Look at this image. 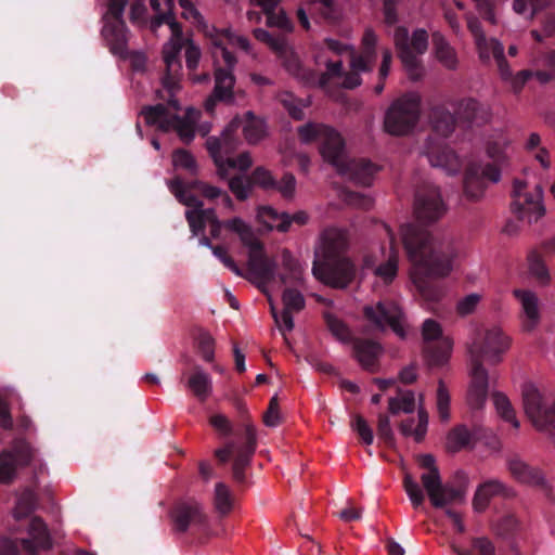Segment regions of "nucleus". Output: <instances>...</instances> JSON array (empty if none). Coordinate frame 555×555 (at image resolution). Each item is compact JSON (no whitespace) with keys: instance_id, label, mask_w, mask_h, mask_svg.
Masks as SVG:
<instances>
[{"instance_id":"obj_8","label":"nucleus","mask_w":555,"mask_h":555,"mask_svg":"<svg viewBox=\"0 0 555 555\" xmlns=\"http://www.w3.org/2000/svg\"><path fill=\"white\" fill-rule=\"evenodd\" d=\"M242 128L243 134L248 143L256 144L264 135V125L261 119L255 117L251 112H247L244 118L235 117L222 132L221 138L208 139L207 149L214 158L216 166L222 168V162L217 155L219 152L232 153L236 147V131Z\"/></svg>"},{"instance_id":"obj_35","label":"nucleus","mask_w":555,"mask_h":555,"mask_svg":"<svg viewBox=\"0 0 555 555\" xmlns=\"http://www.w3.org/2000/svg\"><path fill=\"white\" fill-rule=\"evenodd\" d=\"M514 296L520 301L525 314L524 328L532 331L540 321L538 296L529 289H514Z\"/></svg>"},{"instance_id":"obj_15","label":"nucleus","mask_w":555,"mask_h":555,"mask_svg":"<svg viewBox=\"0 0 555 555\" xmlns=\"http://www.w3.org/2000/svg\"><path fill=\"white\" fill-rule=\"evenodd\" d=\"M376 43L377 36L373 29L367 28L365 29L362 37L360 52H356L353 49H350L351 70L349 73H344L341 76L344 77V88L354 89L356 87L360 86L362 82L360 73H367L373 69L377 59Z\"/></svg>"},{"instance_id":"obj_22","label":"nucleus","mask_w":555,"mask_h":555,"mask_svg":"<svg viewBox=\"0 0 555 555\" xmlns=\"http://www.w3.org/2000/svg\"><path fill=\"white\" fill-rule=\"evenodd\" d=\"M425 154L434 167L443 168L449 175L460 171L462 163L459 156L443 140L429 135L425 144Z\"/></svg>"},{"instance_id":"obj_18","label":"nucleus","mask_w":555,"mask_h":555,"mask_svg":"<svg viewBox=\"0 0 555 555\" xmlns=\"http://www.w3.org/2000/svg\"><path fill=\"white\" fill-rule=\"evenodd\" d=\"M170 518L172 530L176 533L199 532L207 527V515L203 506L194 499L177 502L170 511Z\"/></svg>"},{"instance_id":"obj_63","label":"nucleus","mask_w":555,"mask_h":555,"mask_svg":"<svg viewBox=\"0 0 555 555\" xmlns=\"http://www.w3.org/2000/svg\"><path fill=\"white\" fill-rule=\"evenodd\" d=\"M209 423L222 437H228L232 434L235 435L236 433V430H233L230 420L223 414H215L210 416Z\"/></svg>"},{"instance_id":"obj_29","label":"nucleus","mask_w":555,"mask_h":555,"mask_svg":"<svg viewBox=\"0 0 555 555\" xmlns=\"http://www.w3.org/2000/svg\"><path fill=\"white\" fill-rule=\"evenodd\" d=\"M29 538L22 539V547L35 554L39 550H49L52 547L51 538L44 521L39 517L31 518L28 528Z\"/></svg>"},{"instance_id":"obj_23","label":"nucleus","mask_w":555,"mask_h":555,"mask_svg":"<svg viewBox=\"0 0 555 555\" xmlns=\"http://www.w3.org/2000/svg\"><path fill=\"white\" fill-rule=\"evenodd\" d=\"M472 384L467 393V402L472 409L479 410L488 397V372L478 358L472 364Z\"/></svg>"},{"instance_id":"obj_9","label":"nucleus","mask_w":555,"mask_h":555,"mask_svg":"<svg viewBox=\"0 0 555 555\" xmlns=\"http://www.w3.org/2000/svg\"><path fill=\"white\" fill-rule=\"evenodd\" d=\"M181 111L179 101L175 95H168L167 104L158 103L156 105L143 106L141 115L149 126H157L162 131L176 130L180 139L189 144L195 137L193 125L180 117Z\"/></svg>"},{"instance_id":"obj_28","label":"nucleus","mask_w":555,"mask_h":555,"mask_svg":"<svg viewBox=\"0 0 555 555\" xmlns=\"http://www.w3.org/2000/svg\"><path fill=\"white\" fill-rule=\"evenodd\" d=\"M182 44L173 43L169 50L164 51V62L166 64V73L162 78L163 87L165 88L168 95H175L179 89V72L181 69V63L179 54Z\"/></svg>"},{"instance_id":"obj_64","label":"nucleus","mask_w":555,"mask_h":555,"mask_svg":"<svg viewBox=\"0 0 555 555\" xmlns=\"http://www.w3.org/2000/svg\"><path fill=\"white\" fill-rule=\"evenodd\" d=\"M128 4V0H108L107 12L104 16L106 21H124V12Z\"/></svg>"},{"instance_id":"obj_38","label":"nucleus","mask_w":555,"mask_h":555,"mask_svg":"<svg viewBox=\"0 0 555 555\" xmlns=\"http://www.w3.org/2000/svg\"><path fill=\"white\" fill-rule=\"evenodd\" d=\"M282 267L284 272L279 274L282 284H292L301 286L304 284L302 268L299 261L288 249H283L281 254Z\"/></svg>"},{"instance_id":"obj_25","label":"nucleus","mask_w":555,"mask_h":555,"mask_svg":"<svg viewBox=\"0 0 555 555\" xmlns=\"http://www.w3.org/2000/svg\"><path fill=\"white\" fill-rule=\"evenodd\" d=\"M168 188L181 204L197 210L198 215H201L205 223H212L215 220H219L215 212V209L202 208L203 202L196 195L186 190L184 181L180 177H176L172 180H170L168 182Z\"/></svg>"},{"instance_id":"obj_37","label":"nucleus","mask_w":555,"mask_h":555,"mask_svg":"<svg viewBox=\"0 0 555 555\" xmlns=\"http://www.w3.org/2000/svg\"><path fill=\"white\" fill-rule=\"evenodd\" d=\"M282 301L284 305L283 311L281 313L282 322L285 327V331L291 332L294 328V320L293 312L301 311L306 301L302 294L293 287H286L282 294Z\"/></svg>"},{"instance_id":"obj_49","label":"nucleus","mask_w":555,"mask_h":555,"mask_svg":"<svg viewBox=\"0 0 555 555\" xmlns=\"http://www.w3.org/2000/svg\"><path fill=\"white\" fill-rule=\"evenodd\" d=\"M255 38L279 54H285L287 52V42L284 36H275L263 28H256L253 31Z\"/></svg>"},{"instance_id":"obj_17","label":"nucleus","mask_w":555,"mask_h":555,"mask_svg":"<svg viewBox=\"0 0 555 555\" xmlns=\"http://www.w3.org/2000/svg\"><path fill=\"white\" fill-rule=\"evenodd\" d=\"M363 315L371 330L385 332L390 327L399 337L404 338L403 312L397 302L380 300L375 305L364 306Z\"/></svg>"},{"instance_id":"obj_54","label":"nucleus","mask_w":555,"mask_h":555,"mask_svg":"<svg viewBox=\"0 0 555 555\" xmlns=\"http://www.w3.org/2000/svg\"><path fill=\"white\" fill-rule=\"evenodd\" d=\"M403 487L404 490L411 500L412 505L417 508L425 501V494L421 488V486L416 482V480L410 475L405 474L403 478Z\"/></svg>"},{"instance_id":"obj_14","label":"nucleus","mask_w":555,"mask_h":555,"mask_svg":"<svg viewBox=\"0 0 555 555\" xmlns=\"http://www.w3.org/2000/svg\"><path fill=\"white\" fill-rule=\"evenodd\" d=\"M511 196V211L519 221L527 220L531 223L545 215L543 189L540 184H537L532 192H528L527 183L515 179Z\"/></svg>"},{"instance_id":"obj_45","label":"nucleus","mask_w":555,"mask_h":555,"mask_svg":"<svg viewBox=\"0 0 555 555\" xmlns=\"http://www.w3.org/2000/svg\"><path fill=\"white\" fill-rule=\"evenodd\" d=\"M214 504L221 516H225L232 511L233 496L229 487L223 482H218L215 487Z\"/></svg>"},{"instance_id":"obj_31","label":"nucleus","mask_w":555,"mask_h":555,"mask_svg":"<svg viewBox=\"0 0 555 555\" xmlns=\"http://www.w3.org/2000/svg\"><path fill=\"white\" fill-rule=\"evenodd\" d=\"M380 353L382 346L378 343L371 339H353V356L364 370L375 372Z\"/></svg>"},{"instance_id":"obj_59","label":"nucleus","mask_w":555,"mask_h":555,"mask_svg":"<svg viewBox=\"0 0 555 555\" xmlns=\"http://www.w3.org/2000/svg\"><path fill=\"white\" fill-rule=\"evenodd\" d=\"M184 185H185L186 190H189V192L192 193L193 190L199 191L203 196H205L206 198H209V199L220 198V195L222 193L221 189H219L217 186L209 185L199 180H194V181H191L188 183L184 182Z\"/></svg>"},{"instance_id":"obj_44","label":"nucleus","mask_w":555,"mask_h":555,"mask_svg":"<svg viewBox=\"0 0 555 555\" xmlns=\"http://www.w3.org/2000/svg\"><path fill=\"white\" fill-rule=\"evenodd\" d=\"M398 397L390 398L388 402V410L391 414L396 415L399 412L411 413L415 408L414 392L411 390L398 389Z\"/></svg>"},{"instance_id":"obj_5","label":"nucleus","mask_w":555,"mask_h":555,"mask_svg":"<svg viewBox=\"0 0 555 555\" xmlns=\"http://www.w3.org/2000/svg\"><path fill=\"white\" fill-rule=\"evenodd\" d=\"M417 463L426 472L421 475V481L431 505L443 508L450 504H460L465 501L468 478L463 472L455 474V485L443 483L436 459L431 454H421Z\"/></svg>"},{"instance_id":"obj_61","label":"nucleus","mask_w":555,"mask_h":555,"mask_svg":"<svg viewBox=\"0 0 555 555\" xmlns=\"http://www.w3.org/2000/svg\"><path fill=\"white\" fill-rule=\"evenodd\" d=\"M520 528V522L514 514L503 516L496 525V531L502 537L515 534Z\"/></svg>"},{"instance_id":"obj_4","label":"nucleus","mask_w":555,"mask_h":555,"mask_svg":"<svg viewBox=\"0 0 555 555\" xmlns=\"http://www.w3.org/2000/svg\"><path fill=\"white\" fill-rule=\"evenodd\" d=\"M347 247L344 231L332 228L322 234L323 261H314L312 273L322 283L334 287L345 288L354 278L353 263L341 254Z\"/></svg>"},{"instance_id":"obj_19","label":"nucleus","mask_w":555,"mask_h":555,"mask_svg":"<svg viewBox=\"0 0 555 555\" xmlns=\"http://www.w3.org/2000/svg\"><path fill=\"white\" fill-rule=\"evenodd\" d=\"M447 211V206L439 189L431 183H423L415 191L414 214L423 223L438 221Z\"/></svg>"},{"instance_id":"obj_60","label":"nucleus","mask_w":555,"mask_h":555,"mask_svg":"<svg viewBox=\"0 0 555 555\" xmlns=\"http://www.w3.org/2000/svg\"><path fill=\"white\" fill-rule=\"evenodd\" d=\"M351 427L359 435L364 444L370 446L373 443V431L364 417L356 415L351 422Z\"/></svg>"},{"instance_id":"obj_10","label":"nucleus","mask_w":555,"mask_h":555,"mask_svg":"<svg viewBox=\"0 0 555 555\" xmlns=\"http://www.w3.org/2000/svg\"><path fill=\"white\" fill-rule=\"evenodd\" d=\"M393 40L398 56L408 74V77L417 81L424 76L425 69L418 59L428 48V34L425 29L418 28L413 31L411 39L405 27H397Z\"/></svg>"},{"instance_id":"obj_50","label":"nucleus","mask_w":555,"mask_h":555,"mask_svg":"<svg viewBox=\"0 0 555 555\" xmlns=\"http://www.w3.org/2000/svg\"><path fill=\"white\" fill-rule=\"evenodd\" d=\"M528 263L530 273L543 285L550 282L548 270L537 250H532L528 255Z\"/></svg>"},{"instance_id":"obj_53","label":"nucleus","mask_w":555,"mask_h":555,"mask_svg":"<svg viewBox=\"0 0 555 555\" xmlns=\"http://www.w3.org/2000/svg\"><path fill=\"white\" fill-rule=\"evenodd\" d=\"M197 351L206 362H212L215 358V339L205 331L196 336Z\"/></svg>"},{"instance_id":"obj_46","label":"nucleus","mask_w":555,"mask_h":555,"mask_svg":"<svg viewBox=\"0 0 555 555\" xmlns=\"http://www.w3.org/2000/svg\"><path fill=\"white\" fill-rule=\"evenodd\" d=\"M323 318L328 331L333 334V336L343 343L352 341V333L344 321L331 312H324Z\"/></svg>"},{"instance_id":"obj_55","label":"nucleus","mask_w":555,"mask_h":555,"mask_svg":"<svg viewBox=\"0 0 555 555\" xmlns=\"http://www.w3.org/2000/svg\"><path fill=\"white\" fill-rule=\"evenodd\" d=\"M172 164L177 168L188 170L191 175H196L197 164L194 156L186 150L178 149L172 153Z\"/></svg>"},{"instance_id":"obj_32","label":"nucleus","mask_w":555,"mask_h":555,"mask_svg":"<svg viewBox=\"0 0 555 555\" xmlns=\"http://www.w3.org/2000/svg\"><path fill=\"white\" fill-rule=\"evenodd\" d=\"M251 2L261 8L267 16V25L269 27H276L285 33L293 31L294 24L286 12L283 9L276 12L281 0H251Z\"/></svg>"},{"instance_id":"obj_30","label":"nucleus","mask_w":555,"mask_h":555,"mask_svg":"<svg viewBox=\"0 0 555 555\" xmlns=\"http://www.w3.org/2000/svg\"><path fill=\"white\" fill-rule=\"evenodd\" d=\"M457 117L468 124L483 125L488 122L490 113L487 106L473 98H465L457 101L454 105Z\"/></svg>"},{"instance_id":"obj_21","label":"nucleus","mask_w":555,"mask_h":555,"mask_svg":"<svg viewBox=\"0 0 555 555\" xmlns=\"http://www.w3.org/2000/svg\"><path fill=\"white\" fill-rule=\"evenodd\" d=\"M34 457L31 446L23 440H16L11 450L0 453V482L10 483L16 474L17 466H27Z\"/></svg>"},{"instance_id":"obj_40","label":"nucleus","mask_w":555,"mask_h":555,"mask_svg":"<svg viewBox=\"0 0 555 555\" xmlns=\"http://www.w3.org/2000/svg\"><path fill=\"white\" fill-rule=\"evenodd\" d=\"M257 219L260 223L270 230H278L281 233L289 231V220L287 212H279L271 206H259Z\"/></svg>"},{"instance_id":"obj_58","label":"nucleus","mask_w":555,"mask_h":555,"mask_svg":"<svg viewBox=\"0 0 555 555\" xmlns=\"http://www.w3.org/2000/svg\"><path fill=\"white\" fill-rule=\"evenodd\" d=\"M551 0H514L513 9L518 14H529V16H533V14L546 7Z\"/></svg>"},{"instance_id":"obj_24","label":"nucleus","mask_w":555,"mask_h":555,"mask_svg":"<svg viewBox=\"0 0 555 555\" xmlns=\"http://www.w3.org/2000/svg\"><path fill=\"white\" fill-rule=\"evenodd\" d=\"M128 34L125 22L106 21L102 28V36L114 55L121 59L128 56Z\"/></svg>"},{"instance_id":"obj_3","label":"nucleus","mask_w":555,"mask_h":555,"mask_svg":"<svg viewBox=\"0 0 555 555\" xmlns=\"http://www.w3.org/2000/svg\"><path fill=\"white\" fill-rule=\"evenodd\" d=\"M209 224L210 234L215 238L220 236L222 229L234 232L240 236L242 244L249 249L247 279L255 283L261 292L267 294L266 286L278 276V264L264 254L263 244L255 236L251 227L238 217L224 221L215 220Z\"/></svg>"},{"instance_id":"obj_51","label":"nucleus","mask_w":555,"mask_h":555,"mask_svg":"<svg viewBox=\"0 0 555 555\" xmlns=\"http://www.w3.org/2000/svg\"><path fill=\"white\" fill-rule=\"evenodd\" d=\"M493 401L498 413L504 418L506 422L512 423L515 428L519 427V422L515 417V412L511 405L507 397L501 392L493 393Z\"/></svg>"},{"instance_id":"obj_36","label":"nucleus","mask_w":555,"mask_h":555,"mask_svg":"<svg viewBox=\"0 0 555 555\" xmlns=\"http://www.w3.org/2000/svg\"><path fill=\"white\" fill-rule=\"evenodd\" d=\"M166 5L168 7V12L160 13V3L158 0H151L152 9L157 13L156 16L152 21V28L156 29L160 27L163 24H167L170 27L172 39L176 41L175 43L183 44V30L180 23L175 20L173 13L171 12L173 0H165Z\"/></svg>"},{"instance_id":"obj_47","label":"nucleus","mask_w":555,"mask_h":555,"mask_svg":"<svg viewBox=\"0 0 555 555\" xmlns=\"http://www.w3.org/2000/svg\"><path fill=\"white\" fill-rule=\"evenodd\" d=\"M398 263L399 257L398 253H392L389 255L388 259L382 263H379L374 269V274L380 279L384 284L388 285L392 283L395 278L398 274Z\"/></svg>"},{"instance_id":"obj_16","label":"nucleus","mask_w":555,"mask_h":555,"mask_svg":"<svg viewBox=\"0 0 555 555\" xmlns=\"http://www.w3.org/2000/svg\"><path fill=\"white\" fill-rule=\"evenodd\" d=\"M422 336L424 339L423 352L428 365H444L452 352V339L442 334L440 324L433 319L424 321Z\"/></svg>"},{"instance_id":"obj_62","label":"nucleus","mask_w":555,"mask_h":555,"mask_svg":"<svg viewBox=\"0 0 555 555\" xmlns=\"http://www.w3.org/2000/svg\"><path fill=\"white\" fill-rule=\"evenodd\" d=\"M377 435L388 447L395 446V436L388 416L379 415Z\"/></svg>"},{"instance_id":"obj_42","label":"nucleus","mask_w":555,"mask_h":555,"mask_svg":"<svg viewBox=\"0 0 555 555\" xmlns=\"http://www.w3.org/2000/svg\"><path fill=\"white\" fill-rule=\"evenodd\" d=\"M222 154L229 155L230 153H225L224 151L219 152L217 155L220 157L222 162V168H218V175L221 178H225L228 176L229 169H240L242 171L247 170L251 164V156L248 152H243L236 157L227 156L225 158L222 156Z\"/></svg>"},{"instance_id":"obj_33","label":"nucleus","mask_w":555,"mask_h":555,"mask_svg":"<svg viewBox=\"0 0 555 555\" xmlns=\"http://www.w3.org/2000/svg\"><path fill=\"white\" fill-rule=\"evenodd\" d=\"M429 122L435 134L448 138L455 129L456 117L444 104H436L429 111Z\"/></svg>"},{"instance_id":"obj_20","label":"nucleus","mask_w":555,"mask_h":555,"mask_svg":"<svg viewBox=\"0 0 555 555\" xmlns=\"http://www.w3.org/2000/svg\"><path fill=\"white\" fill-rule=\"evenodd\" d=\"M509 348V338L499 327L487 330L482 340H475L468 351L470 354V364L478 358L479 362L483 360L492 364L501 361V354Z\"/></svg>"},{"instance_id":"obj_11","label":"nucleus","mask_w":555,"mask_h":555,"mask_svg":"<svg viewBox=\"0 0 555 555\" xmlns=\"http://www.w3.org/2000/svg\"><path fill=\"white\" fill-rule=\"evenodd\" d=\"M421 115V96L406 93L395 100L388 107L384 118V129L391 135H405L418 122Z\"/></svg>"},{"instance_id":"obj_56","label":"nucleus","mask_w":555,"mask_h":555,"mask_svg":"<svg viewBox=\"0 0 555 555\" xmlns=\"http://www.w3.org/2000/svg\"><path fill=\"white\" fill-rule=\"evenodd\" d=\"M229 188L238 201H245L248 198L253 185L249 177L235 176L230 179Z\"/></svg>"},{"instance_id":"obj_41","label":"nucleus","mask_w":555,"mask_h":555,"mask_svg":"<svg viewBox=\"0 0 555 555\" xmlns=\"http://www.w3.org/2000/svg\"><path fill=\"white\" fill-rule=\"evenodd\" d=\"M433 47L437 60L448 69H455L457 57L455 50L450 46L444 36L439 31L431 35Z\"/></svg>"},{"instance_id":"obj_1","label":"nucleus","mask_w":555,"mask_h":555,"mask_svg":"<svg viewBox=\"0 0 555 555\" xmlns=\"http://www.w3.org/2000/svg\"><path fill=\"white\" fill-rule=\"evenodd\" d=\"M402 243L412 263L411 279L421 296L428 302H437L443 296L438 279L449 275L456 255L451 238H437L415 224L400 228Z\"/></svg>"},{"instance_id":"obj_43","label":"nucleus","mask_w":555,"mask_h":555,"mask_svg":"<svg viewBox=\"0 0 555 555\" xmlns=\"http://www.w3.org/2000/svg\"><path fill=\"white\" fill-rule=\"evenodd\" d=\"M474 434L465 426H455L448 435V449L457 452L473 444Z\"/></svg>"},{"instance_id":"obj_57","label":"nucleus","mask_w":555,"mask_h":555,"mask_svg":"<svg viewBox=\"0 0 555 555\" xmlns=\"http://www.w3.org/2000/svg\"><path fill=\"white\" fill-rule=\"evenodd\" d=\"M450 395L442 379L438 383L437 388V411L442 422H447L450 418Z\"/></svg>"},{"instance_id":"obj_39","label":"nucleus","mask_w":555,"mask_h":555,"mask_svg":"<svg viewBox=\"0 0 555 555\" xmlns=\"http://www.w3.org/2000/svg\"><path fill=\"white\" fill-rule=\"evenodd\" d=\"M188 387L203 402L212 391L211 377L199 365H194L188 378Z\"/></svg>"},{"instance_id":"obj_27","label":"nucleus","mask_w":555,"mask_h":555,"mask_svg":"<svg viewBox=\"0 0 555 555\" xmlns=\"http://www.w3.org/2000/svg\"><path fill=\"white\" fill-rule=\"evenodd\" d=\"M476 46L482 62H489L492 55L496 62L501 78L506 79L511 77V68L504 55V47L499 40L481 38L476 41Z\"/></svg>"},{"instance_id":"obj_7","label":"nucleus","mask_w":555,"mask_h":555,"mask_svg":"<svg viewBox=\"0 0 555 555\" xmlns=\"http://www.w3.org/2000/svg\"><path fill=\"white\" fill-rule=\"evenodd\" d=\"M235 437L240 440L228 441L224 447L215 450V456L221 465L229 462L233 453L234 460L232 464L233 479L238 482H245V469L250 465L253 455L257 448V434L255 426L248 421L236 428Z\"/></svg>"},{"instance_id":"obj_34","label":"nucleus","mask_w":555,"mask_h":555,"mask_svg":"<svg viewBox=\"0 0 555 555\" xmlns=\"http://www.w3.org/2000/svg\"><path fill=\"white\" fill-rule=\"evenodd\" d=\"M508 469L512 476L522 483L539 486L545 488V479L542 472L528 465L518 456L508 460Z\"/></svg>"},{"instance_id":"obj_6","label":"nucleus","mask_w":555,"mask_h":555,"mask_svg":"<svg viewBox=\"0 0 555 555\" xmlns=\"http://www.w3.org/2000/svg\"><path fill=\"white\" fill-rule=\"evenodd\" d=\"M487 155L492 159L491 163L472 162L465 168L463 189L466 196L473 201L482 197L489 182L498 183L501 179V167L506 156L500 144L489 143Z\"/></svg>"},{"instance_id":"obj_12","label":"nucleus","mask_w":555,"mask_h":555,"mask_svg":"<svg viewBox=\"0 0 555 555\" xmlns=\"http://www.w3.org/2000/svg\"><path fill=\"white\" fill-rule=\"evenodd\" d=\"M524 409L533 426L555 436V399L545 398L532 384L522 388Z\"/></svg>"},{"instance_id":"obj_48","label":"nucleus","mask_w":555,"mask_h":555,"mask_svg":"<svg viewBox=\"0 0 555 555\" xmlns=\"http://www.w3.org/2000/svg\"><path fill=\"white\" fill-rule=\"evenodd\" d=\"M456 555H494L495 547L488 538H474L472 540V547L464 550L455 545L452 546Z\"/></svg>"},{"instance_id":"obj_52","label":"nucleus","mask_w":555,"mask_h":555,"mask_svg":"<svg viewBox=\"0 0 555 555\" xmlns=\"http://www.w3.org/2000/svg\"><path fill=\"white\" fill-rule=\"evenodd\" d=\"M251 185H257L266 191L273 190L278 185L276 179L272 176L271 171L262 166L254 169L249 176Z\"/></svg>"},{"instance_id":"obj_13","label":"nucleus","mask_w":555,"mask_h":555,"mask_svg":"<svg viewBox=\"0 0 555 555\" xmlns=\"http://www.w3.org/2000/svg\"><path fill=\"white\" fill-rule=\"evenodd\" d=\"M223 39L232 40V34L229 29L223 30L222 34H217L211 39L216 48L214 56L218 57L220 55L225 65L224 67L218 66L215 69V88L212 92L218 100L231 101L233 99V87L235 83L233 69L236 64V57L227 49Z\"/></svg>"},{"instance_id":"obj_2","label":"nucleus","mask_w":555,"mask_h":555,"mask_svg":"<svg viewBox=\"0 0 555 555\" xmlns=\"http://www.w3.org/2000/svg\"><path fill=\"white\" fill-rule=\"evenodd\" d=\"M298 137L304 143L319 141L322 157L340 176L358 185L369 186L372 184L378 169L377 166L369 159L349 158L344 139L333 128L323 124L308 122L298 128Z\"/></svg>"},{"instance_id":"obj_26","label":"nucleus","mask_w":555,"mask_h":555,"mask_svg":"<svg viewBox=\"0 0 555 555\" xmlns=\"http://www.w3.org/2000/svg\"><path fill=\"white\" fill-rule=\"evenodd\" d=\"M493 496H502L511 499L515 496L512 488L507 487L500 480L491 479L479 485L473 499V507L476 512L481 513L488 507Z\"/></svg>"}]
</instances>
